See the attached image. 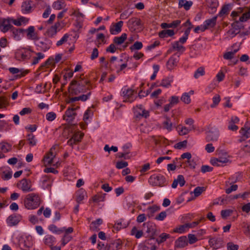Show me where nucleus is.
I'll return each instance as SVG.
<instances>
[{"instance_id": "c9c22d12", "label": "nucleus", "mask_w": 250, "mask_h": 250, "mask_svg": "<svg viewBox=\"0 0 250 250\" xmlns=\"http://www.w3.org/2000/svg\"><path fill=\"white\" fill-rule=\"evenodd\" d=\"M48 229L54 233L60 234L64 232L65 227L58 228L54 224H51L48 226Z\"/></svg>"}, {"instance_id": "e433bc0d", "label": "nucleus", "mask_w": 250, "mask_h": 250, "mask_svg": "<svg viewBox=\"0 0 250 250\" xmlns=\"http://www.w3.org/2000/svg\"><path fill=\"white\" fill-rule=\"evenodd\" d=\"M207 5L211 9V13H214L219 5L217 0H207Z\"/></svg>"}, {"instance_id": "0e129e2a", "label": "nucleus", "mask_w": 250, "mask_h": 250, "mask_svg": "<svg viewBox=\"0 0 250 250\" xmlns=\"http://www.w3.org/2000/svg\"><path fill=\"white\" fill-rule=\"evenodd\" d=\"M205 188L203 187H197L194 190V194L195 196H199L204 191Z\"/></svg>"}, {"instance_id": "de8ad7c7", "label": "nucleus", "mask_w": 250, "mask_h": 250, "mask_svg": "<svg viewBox=\"0 0 250 250\" xmlns=\"http://www.w3.org/2000/svg\"><path fill=\"white\" fill-rule=\"evenodd\" d=\"M37 56L33 58V62L32 64L35 65L37 64L41 59H43L44 57V55L41 52L36 53Z\"/></svg>"}, {"instance_id": "423d86ee", "label": "nucleus", "mask_w": 250, "mask_h": 250, "mask_svg": "<svg viewBox=\"0 0 250 250\" xmlns=\"http://www.w3.org/2000/svg\"><path fill=\"white\" fill-rule=\"evenodd\" d=\"M17 187L23 192L27 193L33 191L32 182L30 179L24 178L20 180L17 185Z\"/></svg>"}, {"instance_id": "6ab92c4d", "label": "nucleus", "mask_w": 250, "mask_h": 250, "mask_svg": "<svg viewBox=\"0 0 250 250\" xmlns=\"http://www.w3.org/2000/svg\"><path fill=\"white\" fill-rule=\"evenodd\" d=\"M11 22L10 18L6 19H4L2 20V21L0 24V29L1 28V31L2 32L5 33L13 27V26L10 24Z\"/></svg>"}, {"instance_id": "680f3d73", "label": "nucleus", "mask_w": 250, "mask_h": 250, "mask_svg": "<svg viewBox=\"0 0 250 250\" xmlns=\"http://www.w3.org/2000/svg\"><path fill=\"white\" fill-rule=\"evenodd\" d=\"M143 47V43L141 42H136L133 45L130 47L131 50H140Z\"/></svg>"}, {"instance_id": "2eb2a0df", "label": "nucleus", "mask_w": 250, "mask_h": 250, "mask_svg": "<svg viewBox=\"0 0 250 250\" xmlns=\"http://www.w3.org/2000/svg\"><path fill=\"white\" fill-rule=\"evenodd\" d=\"M124 22L120 21L117 23H113L110 27V33L112 35H117L120 33L122 31V27L123 25Z\"/></svg>"}, {"instance_id": "39448f33", "label": "nucleus", "mask_w": 250, "mask_h": 250, "mask_svg": "<svg viewBox=\"0 0 250 250\" xmlns=\"http://www.w3.org/2000/svg\"><path fill=\"white\" fill-rule=\"evenodd\" d=\"M137 91L132 88L124 87L122 89V95L124 97V102L130 103L134 101L137 98Z\"/></svg>"}, {"instance_id": "6e6552de", "label": "nucleus", "mask_w": 250, "mask_h": 250, "mask_svg": "<svg viewBox=\"0 0 250 250\" xmlns=\"http://www.w3.org/2000/svg\"><path fill=\"white\" fill-rule=\"evenodd\" d=\"M180 54L178 53L172 55L168 59L166 63V67L167 70H172L178 64L179 61Z\"/></svg>"}, {"instance_id": "412c9836", "label": "nucleus", "mask_w": 250, "mask_h": 250, "mask_svg": "<svg viewBox=\"0 0 250 250\" xmlns=\"http://www.w3.org/2000/svg\"><path fill=\"white\" fill-rule=\"evenodd\" d=\"M35 27L33 26H29L26 29L27 38L29 40H39L37 33L35 32Z\"/></svg>"}, {"instance_id": "9d476101", "label": "nucleus", "mask_w": 250, "mask_h": 250, "mask_svg": "<svg viewBox=\"0 0 250 250\" xmlns=\"http://www.w3.org/2000/svg\"><path fill=\"white\" fill-rule=\"evenodd\" d=\"M239 133L241 135L240 138L238 140V142L239 143L250 138V126H248L247 123L245 124L244 127L240 129Z\"/></svg>"}, {"instance_id": "ddd939ff", "label": "nucleus", "mask_w": 250, "mask_h": 250, "mask_svg": "<svg viewBox=\"0 0 250 250\" xmlns=\"http://www.w3.org/2000/svg\"><path fill=\"white\" fill-rule=\"evenodd\" d=\"M22 219L21 215L17 213H13L10 215L6 219V222L10 227L17 225Z\"/></svg>"}, {"instance_id": "ea45409f", "label": "nucleus", "mask_w": 250, "mask_h": 250, "mask_svg": "<svg viewBox=\"0 0 250 250\" xmlns=\"http://www.w3.org/2000/svg\"><path fill=\"white\" fill-rule=\"evenodd\" d=\"M11 149V146L7 143L1 142L0 143V150L3 153H7Z\"/></svg>"}, {"instance_id": "f704fd0d", "label": "nucleus", "mask_w": 250, "mask_h": 250, "mask_svg": "<svg viewBox=\"0 0 250 250\" xmlns=\"http://www.w3.org/2000/svg\"><path fill=\"white\" fill-rule=\"evenodd\" d=\"M153 141L156 145H160V146L168 145L167 140L163 137H155Z\"/></svg>"}, {"instance_id": "5701e85b", "label": "nucleus", "mask_w": 250, "mask_h": 250, "mask_svg": "<svg viewBox=\"0 0 250 250\" xmlns=\"http://www.w3.org/2000/svg\"><path fill=\"white\" fill-rule=\"evenodd\" d=\"M32 1L28 0L22 2L21 5V11L23 14H28L32 12V7L31 6Z\"/></svg>"}, {"instance_id": "a878e982", "label": "nucleus", "mask_w": 250, "mask_h": 250, "mask_svg": "<svg viewBox=\"0 0 250 250\" xmlns=\"http://www.w3.org/2000/svg\"><path fill=\"white\" fill-rule=\"evenodd\" d=\"M44 244L50 247L54 245L56 243V238L54 236L51 235H46L43 238Z\"/></svg>"}, {"instance_id": "b1692460", "label": "nucleus", "mask_w": 250, "mask_h": 250, "mask_svg": "<svg viewBox=\"0 0 250 250\" xmlns=\"http://www.w3.org/2000/svg\"><path fill=\"white\" fill-rule=\"evenodd\" d=\"M53 148H51L49 152H48L44 157L43 161L45 165H50L52 164L55 154L53 152Z\"/></svg>"}, {"instance_id": "c85d7f7f", "label": "nucleus", "mask_w": 250, "mask_h": 250, "mask_svg": "<svg viewBox=\"0 0 250 250\" xmlns=\"http://www.w3.org/2000/svg\"><path fill=\"white\" fill-rule=\"evenodd\" d=\"M173 50H176L180 52V54L183 53L186 50V48L178 41H176L171 43Z\"/></svg>"}, {"instance_id": "f8f14e48", "label": "nucleus", "mask_w": 250, "mask_h": 250, "mask_svg": "<svg viewBox=\"0 0 250 250\" xmlns=\"http://www.w3.org/2000/svg\"><path fill=\"white\" fill-rule=\"evenodd\" d=\"M34 244L33 237L31 235L26 236L20 243V246L23 250H29Z\"/></svg>"}, {"instance_id": "4be33fe9", "label": "nucleus", "mask_w": 250, "mask_h": 250, "mask_svg": "<svg viewBox=\"0 0 250 250\" xmlns=\"http://www.w3.org/2000/svg\"><path fill=\"white\" fill-rule=\"evenodd\" d=\"M217 16H214L211 19L206 20L203 23L206 30L214 27L217 21Z\"/></svg>"}, {"instance_id": "a211bd4d", "label": "nucleus", "mask_w": 250, "mask_h": 250, "mask_svg": "<svg viewBox=\"0 0 250 250\" xmlns=\"http://www.w3.org/2000/svg\"><path fill=\"white\" fill-rule=\"evenodd\" d=\"M239 119L236 116L231 117L230 120L228 123V129L233 131H236L238 129V126L235 125L236 124L238 123Z\"/></svg>"}, {"instance_id": "f257e3e1", "label": "nucleus", "mask_w": 250, "mask_h": 250, "mask_svg": "<svg viewBox=\"0 0 250 250\" xmlns=\"http://www.w3.org/2000/svg\"><path fill=\"white\" fill-rule=\"evenodd\" d=\"M91 88L92 87L90 82L87 79L80 77L72 81L69 86V91L70 95L73 96L86 92L87 90Z\"/></svg>"}, {"instance_id": "9b49d317", "label": "nucleus", "mask_w": 250, "mask_h": 250, "mask_svg": "<svg viewBox=\"0 0 250 250\" xmlns=\"http://www.w3.org/2000/svg\"><path fill=\"white\" fill-rule=\"evenodd\" d=\"M78 108L77 107H69L67 109L65 112V114L63 116V119L65 120L68 123H72L74 119H75L77 113L76 112V109Z\"/></svg>"}, {"instance_id": "2f4dec72", "label": "nucleus", "mask_w": 250, "mask_h": 250, "mask_svg": "<svg viewBox=\"0 0 250 250\" xmlns=\"http://www.w3.org/2000/svg\"><path fill=\"white\" fill-rule=\"evenodd\" d=\"M127 38V34L123 33L120 37H115L113 40V43L117 45H121L124 42Z\"/></svg>"}, {"instance_id": "4c0bfd02", "label": "nucleus", "mask_w": 250, "mask_h": 250, "mask_svg": "<svg viewBox=\"0 0 250 250\" xmlns=\"http://www.w3.org/2000/svg\"><path fill=\"white\" fill-rule=\"evenodd\" d=\"M86 192L83 189H79L76 192V201L78 204H81L82 201L84 199Z\"/></svg>"}, {"instance_id": "bb28decb", "label": "nucleus", "mask_w": 250, "mask_h": 250, "mask_svg": "<svg viewBox=\"0 0 250 250\" xmlns=\"http://www.w3.org/2000/svg\"><path fill=\"white\" fill-rule=\"evenodd\" d=\"M180 135L183 136L188 134L190 131L195 129V126L187 127L186 126H178L177 127Z\"/></svg>"}, {"instance_id": "1a4fd4ad", "label": "nucleus", "mask_w": 250, "mask_h": 250, "mask_svg": "<svg viewBox=\"0 0 250 250\" xmlns=\"http://www.w3.org/2000/svg\"><path fill=\"white\" fill-rule=\"evenodd\" d=\"M52 44V42L50 40L44 38L41 40H39L36 44L40 50L45 52L50 49Z\"/></svg>"}, {"instance_id": "5fc2aeb1", "label": "nucleus", "mask_w": 250, "mask_h": 250, "mask_svg": "<svg viewBox=\"0 0 250 250\" xmlns=\"http://www.w3.org/2000/svg\"><path fill=\"white\" fill-rule=\"evenodd\" d=\"M181 100L182 102L186 104H188L190 103L191 100L189 93H184L181 97Z\"/></svg>"}, {"instance_id": "8fccbe9b", "label": "nucleus", "mask_w": 250, "mask_h": 250, "mask_svg": "<svg viewBox=\"0 0 250 250\" xmlns=\"http://www.w3.org/2000/svg\"><path fill=\"white\" fill-rule=\"evenodd\" d=\"M72 236L69 234H64V236L61 240L62 245V246H65L72 239Z\"/></svg>"}, {"instance_id": "72a5a7b5", "label": "nucleus", "mask_w": 250, "mask_h": 250, "mask_svg": "<svg viewBox=\"0 0 250 250\" xmlns=\"http://www.w3.org/2000/svg\"><path fill=\"white\" fill-rule=\"evenodd\" d=\"M122 244V241L120 239L115 240L109 245V249L111 250H117L121 249Z\"/></svg>"}, {"instance_id": "603ef678", "label": "nucleus", "mask_w": 250, "mask_h": 250, "mask_svg": "<svg viewBox=\"0 0 250 250\" xmlns=\"http://www.w3.org/2000/svg\"><path fill=\"white\" fill-rule=\"evenodd\" d=\"M84 136V134L80 131L76 132L73 136V138L77 142H80Z\"/></svg>"}, {"instance_id": "774afa93", "label": "nucleus", "mask_w": 250, "mask_h": 250, "mask_svg": "<svg viewBox=\"0 0 250 250\" xmlns=\"http://www.w3.org/2000/svg\"><path fill=\"white\" fill-rule=\"evenodd\" d=\"M227 248L228 250H238L239 246L232 242H229L227 244Z\"/></svg>"}, {"instance_id": "393cba45", "label": "nucleus", "mask_w": 250, "mask_h": 250, "mask_svg": "<svg viewBox=\"0 0 250 250\" xmlns=\"http://www.w3.org/2000/svg\"><path fill=\"white\" fill-rule=\"evenodd\" d=\"M103 221L101 218H98L95 221H92L89 226L90 230L93 231H98L100 230L99 227L103 224Z\"/></svg>"}, {"instance_id": "f03ea898", "label": "nucleus", "mask_w": 250, "mask_h": 250, "mask_svg": "<svg viewBox=\"0 0 250 250\" xmlns=\"http://www.w3.org/2000/svg\"><path fill=\"white\" fill-rule=\"evenodd\" d=\"M41 204V198L38 193H32L28 194L24 200V204L26 208L34 209L37 208Z\"/></svg>"}, {"instance_id": "c03bdc74", "label": "nucleus", "mask_w": 250, "mask_h": 250, "mask_svg": "<svg viewBox=\"0 0 250 250\" xmlns=\"http://www.w3.org/2000/svg\"><path fill=\"white\" fill-rule=\"evenodd\" d=\"M188 229L187 224L179 226V227L176 228L174 229V232L179 233H183L185 232L186 230Z\"/></svg>"}, {"instance_id": "338daca9", "label": "nucleus", "mask_w": 250, "mask_h": 250, "mask_svg": "<svg viewBox=\"0 0 250 250\" xmlns=\"http://www.w3.org/2000/svg\"><path fill=\"white\" fill-rule=\"evenodd\" d=\"M57 32V29H55L52 26L48 29L46 32L47 35L50 37H54Z\"/></svg>"}, {"instance_id": "0eeeda50", "label": "nucleus", "mask_w": 250, "mask_h": 250, "mask_svg": "<svg viewBox=\"0 0 250 250\" xmlns=\"http://www.w3.org/2000/svg\"><path fill=\"white\" fill-rule=\"evenodd\" d=\"M219 131L217 127H210L207 134L206 138V141L208 142L217 141L219 138Z\"/></svg>"}, {"instance_id": "a19ab883", "label": "nucleus", "mask_w": 250, "mask_h": 250, "mask_svg": "<svg viewBox=\"0 0 250 250\" xmlns=\"http://www.w3.org/2000/svg\"><path fill=\"white\" fill-rule=\"evenodd\" d=\"M146 232L149 234L151 237L150 240L154 239V236L155 235L156 232V229L155 227L152 225L147 226Z\"/></svg>"}, {"instance_id": "052dcab7", "label": "nucleus", "mask_w": 250, "mask_h": 250, "mask_svg": "<svg viewBox=\"0 0 250 250\" xmlns=\"http://www.w3.org/2000/svg\"><path fill=\"white\" fill-rule=\"evenodd\" d=\"M143 250H156V247L151 245L149 242H146L142 248Z\"/></svg>"}, {"instance_id": "6e6d98bb", "label": "nucleus", "mask_w": 250, "mask_h": 250, "mask_svg": "<svg viewBox=\"0 0 250 250\" xmlns=\"http://www.w3.org/2000/svg\"><path fill=\"white\" fill-rule=\"evenodd\" d=\"M238 49L234 50L233 51L228 52L224 54V58L226 60H230L234 57V54Z\"/></svg>"}, {"instance_id": "58836bf2", "label": "nucleus", "mask_w": 250, "mask_h": 250, "mask_svg": "<svg viewBox=\"0 0 250 250\" xmlns=\"http://www.w3.org/2000/svg\"><path fill=\"white\" fill-rule=\"evenodd\" d=\"M27 140L28 141L29 145L33 146L36 145L37 140L36 138V137L32 133H29L26 135Z\"/></svg>"}, {"instance_id": "09e8293b", "label": "nucleus", "mask_w": 250, "mask_h": 250, "mask_svg": "<svg viewBox=\"0 0 250 250\" xmlns=\"http://www.w3.org/2000/svg\"><path fill=\"white\" fill-rule=\"evenodd\" d=\"M164 128L167 129L168 131H170L172 129V124L170 122V119L167 118L163 123Z\"/></svg>"}, {"instance_id": "f3484780", "label": "nucleus", "mask_w": 250, "mask_h": 250, "mask_svg": "<svg viewBox=\"0 0 250 250\" xmlns=\"http://www.w3.org/2000/svg\"><path fill=\"white\" fill-rule=\"evenodd\" d=\"M229 160L226 157H219L218 158L211 159L210 162L212 165L216 167L223 166L224 164L229 162Z\"/></svg>"}, {"instance_id": "cd10ccee", "label": "nucleus", "mask_w": 250, "mask_h": 250, "mask_svg": "<svg viewBox=\"0 0 250 250\" xmlns=\"http://www.w3.org/2000/svg\"><path fill=\"white\" fill-rule=\"evenodd\" d=\"M188 245L187 238L186 236L180 237L175 241V246L177 248H182Z\"/></svg>"}, {"instance_id": "4468645a", "label": "nucleus", "mask_w": 250, "mask_h": 250, "mask_svg": "<svg viewBox=\"0 0 250 250\" xmlns=\"http://www.w3.org/2000/svg\"><path fill=\"white\" fill-rule=\"evenodd\" d=\"M142 25V21L140 19L137 18H132L127 21V26L130 30L134 31L136 27H140Z\"/></svg>"}, {"instance_id": "dca6fc26", "label": "nucleus", "mask_w": 250, "mask_h": 250, "mask_svg": "<svg viewBox=\"0 0 250 250\" xmlns=\"http://www.w3.org/2000/svg\"><path fill=\"white\" fill-rule=\"evenodd\" d=\"M134 113L136 116H142L146 118L149 116V112L145 110L142 104L136 105L134 107Z\"/></svg>"}, {"instance_id": "473e14b6", "label": "nucleus", "mask_w": 250, "mask_h": 250, "mask_svg": "<svg viewBox=\"0 0 250 250\" xmlns=\"http://www.w3.org/2000/svg\"><path fill=\"white\" fill-rule=\"evenodd\" d=\"M180 23L181 21L177 20L174 21L169 23H167L166 22L162 23L161 25V26L162 28H175L177 27Z\"/></svg>"}, {"instance_id": "c756f323", "label": "nucleus", "mask_w": 250, "mask_h": 250, "mask_svg": "<svg viewBox=\"0 0 250 250\" xmlns=\"http://www.w3.org/2000/svg\"><path fill=\"white\" fill-rule=\"evenodd\" d=\"M193 4L192 1L186 0H179L178 3L179 8L184 7L186 10H188Z\"/></svg>"}, {"instance_id": "13d9d810", "label": "nucleus", "mask_w": 250, "mask_h": 250, "mask_svg": "<svg viewBox=\"0 0 250 250\" xmlns=\"http://www.w3.org/2000/svg\"><path fill=\"white\" fill-rule=\"evenodd\" d=\"M132 13V11L129 12L128 10H125L121 14L120 19L121 20H125L131 16Z\"/></svg>"}, {"instance_id": "bf43d9fd", "label": "nucleus", "mask_w": 250, "mask_h": 250, "mask_svg": "<svg viewBox=\"0 0 250 250\" xmlns=\"http://www.w3.org/2000/svg\"><path fill=\"white\" fill-rule=\"evenodd\" d=\"M8 104L7 98L6 96L0 97V109L5 108Z\"/></svg>"}, {"instance_id": "20e7f679", "label": "nucleus", "mask_w": 250, "mask_h": 250, "mask_svg": "<svg viewBox=\"0 0 250 250\" xmlns=\"http://www.w3.org/2000/svg\"><path fill=\"white\" fill-rule=\"evenodd\" d=\"M34 52L30 49L27 48H20L18 49L15 53V57L16 60L20 61L29 59L32 56V53Z\"/></svg>"}, {"instance_id": "69168bd1", "label": "nucleus", "mask_w": 250, "mask_h": 250, "mask_svg": "<svg viewBox=\"0 0 250 250\" xmlns=\"http://www.w3.org/2000/svg\"><path fill=\"white\" fill-rule=\"evenodd\" d=\"M250 19V11L244 13L242 16L239 18V21L244 22Z\"/></svg>"}, {"instance_id": "aec40b11", "label": "nucleus", "mask_w": 250, "mask_h": 250, "mask_svg": "<svg viewBox=\"0 0 250 250\" xmlns=\"http://www.w3.org/2000/svg\"><path fill=\"white\" fill-rule=\"evenodd\" d=\"M231 10V5L230 4H225L222 6L221 10L216 16H217V17L224 18L229 14Z\"/></svg>"}, {"instance_id": "49530a36", "label": "nucleus", "mask_w": 250, "mask_h": 250, "mask_svg": "<svg viewBox=\"0 0 250 250\" xmlns=\"http://www.w3.org/2000/svg\"><path fill=\"white\" fill-rule=\"evenodd\" d=\"M172 81V80L168 78L163 79L159 86H161L165 88H168L170 86Z\"/></svg>"}, {"instance_id": "79ce46f5", "label": "nucleus", "mask_w": 250, "mask_h": 250, "mask_svg": "<svg viewBox=\"0 0 250 250\" xmlns=\"http://www.w3.org/2000/svg\"><path fill=\"white\" fill-rule=\"evenodd\" d=\"M240 28H231L227 32V35L228 37L230 38H232L235 37L239 32Z\"/></svg>"}, {"instance_id": "3c124183", "label": "nucleus", "mask_w": 250, "mask_h": 250, "mask_svg": "<svg viewBox=\"0 0 250 250\" xmlns=\"http://www.w3.org/2000/svg\"><path fill=\"white\" fill-rule=\"evenodd\" d=\"M70 35L68 34H65L57 42L56 45L57 46H59L62 45V44H63L64 42H66L68 39L69 38Z\"/></svg>"}, {"instance_id": "7ed1b4c3", "label": "nucleus", "mask_w": 250, "mask_h": 250, "mask_svg": "<svg viewBox=\"0 0 250 250\" xmlns=\"http://www.w3.org/2000/svg\"><path fill=\"white\" fill-rule=\"evenodd\" d=\"M148 182L152 186L164 187L168 184L165 177L161 174L151 175L148 179Z\"/></svg>"}, {"instance_id": "37998d69", "label": "nucleus", "mask_w": 250, "mask_h": 250, "mask_svg": "<svg viewBox=\"0 0 250 250\" xmlns=\"http://www.w3.org/2000/svg\"><path fill=\"white\" fill-rule=\"evenodd\" d=\"M131 234L135 235V237L137 239L141 238L143 234L142 230H138L136 227H134L131 231Z\"/></svg>"}, {"instance_id": "7c9ffc66", "label": "nucleus", "mask_w": 250, "mask_h": 250, "mask_svg": "<svg viewBox=\"0 0 250 250\" xmlns=\"http://www.w3.org/2000/svg\"><path fill=\"white\" fill-rule=\"evenodd\" d=\"M42 180V187L44 189L50 190L52 186V182L46 176L43 177Z\"/></svg>"}, {"instance_id": "4d7b16f0", "label": "nucleus", "mask_w": 250, "mask_h": 250, "mask_svg": "<svg viewBox=\"0 0 250 250\" xmlns=\"http://www.w3.org/2000/svg\"><path fill=\"white\" fill-rule=\"evenodd\" d=\"M242 227L245 229L244 233L248 236H250V222L248 223H243Z\"/></svg>"}, {"instance_id": "a18cd8bd", "label": "nucleus", "mask_w": 250, "mask_h": 250, "mask_svg": "<svg viewBox=\"0 0 250 250\" xmlns=\"http://www.w3.org/2000/svg\"><path fill=\"white\" fill-rule=\"evenodd\" d=\"M205 74L204 68L203 67H199L194 72V77L195 79H198L200 76H204Z\"/></svg>"}, {"instance_id": "e2e57ef3", "label": "nucleus", "mask_w": 250, "mask_h": 250, "mask_svg": "<svg viewBox=\"0 0 250 250\" xmlns=\"http://www.w3.org/2000/svg\"><path fill=\"white\" fill-rule=\"evenodd\" d=\"M232 212L233 211L231 209L222 210L221 211V215L223 219H226L232 214Z\"/></svg>"}, {"instance_id": "864d4df0", "label": "nucleus", "mask_w": 250, "mask_h": 250, "mask_svg": "<svg viewBox=\"0 0 250 250\" xmlns=\"http://www.w3.org/2000/svg\"><path fill=\"white\" fill-rule=\"evenodd\" d=\"M188 144L187 140L179 142L174 145V148L178 149H181L183 148H186Z\"/></svg>"}]
</instances>
